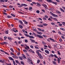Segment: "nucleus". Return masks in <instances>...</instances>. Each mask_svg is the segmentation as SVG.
Returning <instances> with one entry per match:
<instances>
[{
    "label": "nucleus",
    "mask_w": 65,
    "mask_h": 65,
    "mask_svg": "<svg viewBox=\"0 0 65 65\" xmlns=\"http://www.w3.org/2000/svg\"><path fill=\"white\" fill-rule=\"evenodd\" d=\"M45 53H46L47 54H50V52L48 51H47V50H46L45 51Z\"/></svg>",
    "instance_id": "obj_9"
},
{
    "label": "nucleus",
    "mask_w": 65,
    "mask_h": 65,
    "mask_svg": "<svg viewBox=\"0 0 65 65\" xmlns=\"http://www.w3.org/2000/svg\"><path fill=\"white\" fill-rule=\"evenodd\" d=\"M57 13H59V14H60V13H61V12L59 11H57Z\"/></svg>",
    "instance_id": "obj_63"
},
{
    "label": "nucleus",
    "mask_w": 65,
    "mask_h": 65,
    "mask_svg": "<svg viewBox=\"0 0 65 65\" xmlns=\"http://www.w3.org/2000/svg\"><path fill=\"white\" fill-rule=\"evenodd\" d=\"M48 20H49V21H52V20L50 18H49L48 19Z\"/></svg>",
    "instance_id": "obj_44"
},
{
    "label": "nucleus",
    "mask_w": 65,
    "mask_h": 65,
    "mask_svg": "<svg viewBox=\"0 0 65 65\" xmlns=\"http://www.w3.org/2000/svg\"><path fill=\"white\" fill-rule=\"evenodd\" d=\"M19 26L20 28H21V29H22V28H23V26H22V25H19Z\"/></svg>",
    "instance_id": "obj_19"
},
{
    "label": "nucleus",
    "mask_w": 65,
    "mask_h": 65,
    "mask_svg": "<svg viewBox=\"0 0 65 65\" xmlns=\"http://www.w3.org/2000/svg\"><path fill=\"white\" fill-rule=\"evenodd\" d=\"M33 30L34 31H37L36 30V29L35 28L33 29Z\"/></svg>",
    "instance_id": "obj_55"
},
{
    "label": "nucleus",
    "mask_w": 65,
    "mask_h": 65,
    "mask_svg": "<svg viewBox=\"0 0 65 65\" xmlns=\"http://www.w3.org/2000/svg\"><path fill=\"white\" fill-rule=\"evenodd\" d=\"M23 22H24V24H28V22H26L25 21L23 20Z\"/></svg>",
    "instance_id": "obj_22"
},
{
    "label": "nucleus",
    "mask_w": 65,
    "mask_h": 65,
    "mask_svg": "<svg viewBox=\"0 0 65 65\" xmlns=\"http://www.w3.org/2000/svg\"><path fill=\"white\" fill-rule=\"evenodd\" d=\"M52 3L54 4H55V5H57V2H53Z\"/></svg>",
    "instance_id": "obj_37"
},
{
    "label": "nucleus",
    "mask_w": 65,
    "mask_h": 65,
    "mask_svg": "<svg viewBox=\"0 0 65 65\" xmlns=\"http://www.w3.org/2000/svg\"><path fill=\"white\" fill-rule=\"evenodd\" d=\"M35 47L36 48L39 49V48L36 46H35Z\"/></svg>",
    "instance_id": "obj_54"
},
{
    "label": "nucleus",
    "mask_w": 65,
    "mask_h": 65,
    "mask_svg": "<svg viewBox=\"0 0 65 65\" xmlns=\"http://www.w3.org/2000/svg\"><path fill=\"white\" fill-rule=\"evenodd\" d=\"M4 40H6V39L7 38V37H4Z\"/></svg>",
    "instance_id": "obj_58"
},
{
    "label": "nucleus",
    "mask_w": 65,
    "mask_h": 65,
    "mask_svg": "<svg viewBox=\"0 0 65 65\" xmlns=\"http://www.w3.org/2000/svg\"><path fill=\"white\" fill-rule=\"evenodd\" d=\"M49 57H54V56L52 54H51L49 56Z\"/></svg>",
    "instance_id": "obj_14"
},
{
    "label": "nucleus",
    "mask_w": 65,
    "mask_h": 65,
    "mask_svg": "<svg viewBox=\"0 0 65 65\" xmlns=\"http://www.w3.org/2000/svg\"><path fill=\"white\" fill-rule=\"evenodd\" d=\"M22 55L23 57L24 58H25V59H26V56H25V55L24 54H22Z\"/></svg>",
    "instance_id": "obj_16"
},
{
    "label": "nucleus",
    "mask_w": 65,
    "mask_h": 65,
    "mask_svg": "<svg viewBox=\"0 0 65 65\" xmlns=\"http://www.w3.org/2000/svg\"><path fill=\"white\" fill-rule=\"evenodd\" d=\"M36 52L37 53L38 55H39V54H40V53H39V51H38V50H37L36 51Z\"/></svg>",
    "instance_id": "obj_29"
},
{
    "label": "nucleus",
    "mask_w": 65,
    "mask_h": 65,
    "mask_svg": "<svg viewBox=\"0 0 65 65\" xmlns=\"http://www.w3.org/2000/svg\"><path fill=\"white\" fill-rule=\"evenodd\" d=\"M54 56L55 58H58V57L57 56V55H54Z\"/></svg>",
    "instance_id": "obj_34"
},
{
    "label": "nucleus",
    "mask_w": 65,
    "mask_h": 65,
    "mask_svg": "<svg viewBox=\"0 0 65 65\" xmlns=\"http://www.w3.org/2000/svg\"><path fill=\"white\" fill-rule=\"evenodd\" d=\"M25 42H26V43H27V42H28V41L27 40H25Z\"/></svg>",
    "instance_id": "obj_62"
},
{
    "label": "nucleus",
    "mask_w": 65,
    "mask_h": 65,
    "mask_svg": "<svg viewBox=\"0 0 65 65\" xmlns=\"http://www.w3.org/2000/svg\"><path fill=\"white\" fill-rule=\"evenodd\" d=\"M61 37L62 38V39H65V37H64L63 36H61Z\"/></svg>",
    "instance_id": "obj_52"
},
{
    "label": "nucleus",
    "mask_w": 65,
    "mask_h": 65,
    "mask_svg": "<svg viewBox=\"0 0 65 65\" xmlns=\"http://www.w3.org/2000/svg\"><path fill=\"white\" fill-rule=\"evenodd\" d=\"M43 25L44 26H46L48 25V24H46L45 23V24L43 23Z\"/></svg>",
    "instance_id": "obj_26"
},
{
    "label": "nucleus",
    "mask_w": 65,
    "mask_h": 65,
    "mask_svg": "<svg viewBox=\"0 0 65 65\" xmlns=\"http://www.w3.org/2000/svg\"><path fill=\"white\" fill-rule=\"evenodd\" d=\"M39 56V57L41 59H42L43 58V57H42V55H41V54H39V55H38Z\"/></svg>",
    "instance_id": "obj_2"
},
{
    "label": "nucleus",
    "mask_w": 65,
    "mask_h": 65,
    "mask_svg": "<svg viewBox=\"0 0 65 65\" xmlns=\"http://www.w3.org/2000/svg\"><path fill=\"white\" fill-rule=\"evenodd\" d=\"M4 1L3 0H0V2H4Z\"/></svg>",
    "instance_id": "obj_33"
},
{
    "label": "nucleus",
    "mask_w": 65,
    "mask_h": 65,
    "mask_svg": "<svg viewBox=\"0 0 65 65\" xmlns=\"http://www.w3.org/2000/svg\"><path fill=\"white\" fill-rule=\"evenodd\" d=\"M19 22L21 24H23V22L19 20Z\"/></svg>",
    "instance_id": "obj_20"
},
{
    "label": "nucleus",
    "mask_w": 65,
    "mask_h": 65,
    "mask_svg": "<svg viewBox=\"0 0 65 65\" xmlns=\"http://www.w3.org/2000/svg\"><path fill=\"white\" fill-rule=\"evenodd\" d=\"M37 34H40V35H41L42 34V33L41 32H37Z\"/></svg>",
    "instance_id": "obj_21"
},
{
    "label": "nucleus",
    "mask_w": 65,
    "mask_h": 65,
    "mask_svg": "<svg viewBox=\"0 0 65 65\" xmlns=\"http://www.w3.org/2000/svg\"><path fill=\"white\" fill-rule=\"evenodd\" d=\"M39 62H40V60H38L37 62V63H38V64H39Z\"/></svg>",
    "instance_id": "obj_60"
},
{
    "label": "nucleus",
    "mask_w": 65,
    "mask_h": 65,
    "mask_svg": "<svg viewBox=\"0 0 65 65\" xmlns=\"http://www.w3.org/2000/svg\"><path fill=\"white\" fill-rule=\"evenodd\" d=\"M19 59H20V60H23V59H22V57H20V56H19Z\"/></svg>",
    "instance_id": "obj_30"
},
{
    "label": "nucleus",
    "mask_w": 65,
    "mask_h": 65,
    "mask_svg": "<svg viewBox=\"0 0 65 65\" xmlns=\"http://www.w3.org/2000/svg\"><path fill=\"white\" fill-rule=\"evenodd\" d=\"M32 9V7H30L29 8V10H30V11H31V10H31V9Z\"/></svg>",
    "instance_id": "obj_35"
},
{
    "label": "nucleus",
    "mask_w": 65,
    "mask_h": 65,
    "mask_svg": "<svg viewBox=\"0 0 65 65\" xmlns=\"http://www.w3.org/2000/svg\"><path fill=\"white\" fill-rule=\"evenodd\" d=\"M62 24H63V26H65V23L64 22H62Z\"/></svg>",
    "instance_id": "obj_32"
},
{
    "label": "nucleus",
    "mask_w": 65,
    "mask_h": 65,
    "mask_svg": "<svg viewBox=\"0 0 65 65\" xmlns=\"http://www.w3.org/2000/svg\"><path fill=\"white\" fill-rule=\"evenodd\" d=\"M23 6V4H21V5H19V7H22Z\"/></svg>",
    "instance_id": "obj_15"
},
{
    "label": "nucleus",
    "mask_w": 65,
    "mask_h": 65,
    "mask_svg": "<svg viewBox=\"0 0 65 65\" xmlns=\"http://www.w3.org/2000/svg\"><path fill=\"white\" fill-rule=\"evenodd\" d=\"M15 61L17 63H19V61H18V60H15Z\"/></svg>",
    "instance_id": "obj_39"
},
{
    "label": "nucleus",
    "mask_w": 65,
    "mask_h": 65,
    "mask_svg": "<svg viewBox=\"0 0 65 65\" xmlns=\"http://www.w3.org/2000/svg\"><path fill=\"white\" fill-rule=\"evenodd\" d=\"M45 18H47V19L48 18V16H47V15H45Z\"/></svg>",
    "instance_id": "obj_51"
},
{
    "label": "nucleus",
    "mask_w": 65,
    "mask_h": 65,
    "mask_svg": "<svg viewBox=\"0 0 65 65\" xmlns=\"http://www.w3.org/2000/svg\"><path fill=\"white\" fill-rule=\"evenodd\" d=\"M42 5L44 7H45V8H47V6L45 4H42Z\"/></svg>",
    "instance_id": "obj_6"
},
{
    "label": "nucleus",
    "mask_w": 65,
    "mask_h": 65,
    "mask_svg": "<svg viewBox=\"0 0 65 65\" xmlns=\"http://www.w3.org/2000/svg\"><path fill=\"white\" fill-rule=\"evenodd\" d=\"M59 41H60L61 42H62V40L61 39H59Z\"/></svg>",
    "instance_id": "obj_46"
},
{
    "label": "nucleus",
    "mask_w": 65,
    "mask_h": 65,
    "mask_svg": "<svg viewBox=\"0 0 65 65\" xmlns=\"http://www.w3.org/2000/svg\"><path fill=\"white\" fill-rule=\"evenodd\" d=\"M37 29H38L39 30V31H42V29H40L38 28Z\"/></svg>",
    "instance_id": "obj_42"
},
{
    "label": "nucleus",
    "mask_w": 65,
    "mask_h": 65,
    "mask_svg": "<svg viewBox=\"0 0 65 65\" xmlns=\"http://www.w3.org/2000/svg\"><path fill=\"white\" fill-rule=\"evenodd\" d=\"M27 37H29V38H32V39L34 38V37L33 36H30L28 35H27Z\"/></svg>",
    "instance_id": "obj_5"
},
{
    "label": "nucleus",
    "mask_w": 65,
    "mask_h": 65,
    "mask_svg": "<svg viewBox=\"0 0 65 65\" xmlns=\"http://www.w3.org/2000/svg\"><path fill=\"white\" fill-rule=\"evenodd\" d=\"M57 61L58 62V63L59 64H60V60L59 58H57Z\"/></svg>",
    "instance_id": "obj_7"
},
{
    "label": "nucleus",
    "mask_w": 65,
    "mask_h": 65,
    "mask_svg": "<svg viewBox=\"0 0 65 65\" xmlns=\"http://www.w3.org/2000/svg\"><path fill=\"white\" fill-rule=\"evenodd\" d=\"M53 64H55V65H56V64H57V62H56L54 61H53Z\"/></svg>",
    "instance_id": "obj_31"
},
{
    "label": "nucleus",
    "mask_w": 65,
    "mask_h": 65,
    "mask_svg": "<svg viewBox=\"0 0 65 65\" xmlns=\"http://www.w3.org/2000/svg\"><path fill=\"white\" fill-rule=\"evenodd\" d=\"M30 39L31 41V42H33V43H35V41L33 40H32Z\"/></svg>",
    "instance_id": "obj_12"
},
{
    "label": "nucleus",
    "mask_w": 65,
    "mask_h": 65,
    "mask_svg": "<svg viewBox=\"0 0 65 65\" xmlns=\"http://www.w3.org/2000/svg\"><path fill=\"white\" fill-rule=\"evenodd\" d=\"M37 6H38V7H40V6H41V5L38 3H37Z\"/></svg>",
    "instance_id": "obj_8"
},
{
    "label": "nucleus",
    "mask_w": 65,
    "mask_h": 65,
    "mask_svg": "<svg viewBox=\"0 0 65 65\" xmlns=\"http://www.w3.org/2000/svg\"><path fill=\"white\" fill-rule=\"evenodd\" d=\"M10 54L12 55H14L13 54V53H12V52H11Z\"/></svg>",
    "instance_id": "obj_61"
},
{
    "label": "nucleus",
    "mask_w": 65,
    "mask_h": 65,
    "mask_svg": "<svg viewBox=\"0 0 65 65\" xmlns=\"http://www.w3.org/2000/svg\"><path fill=\"white\" fill-rule=\"evenodd\" d=\"M26 54L27 56H29V54H28V53H26Z\"/></svg>",
    "instance_id": "obj_57"
},
{
    "label": "nucleus",
    "mask_w": 65,
    "mask_h": 65,
    "mask_svg": "<svg viewBox=\"0 0 65 65\" xmlns=\"http://www.w3.org/2000/svg\"><path fill=\"white\" fill-rule=\"evenodd\" d=\"M23 6H24L26 7L27 6H28V5L26 4H23Z\"/></svg>",
    "instance_id": "obj_27"
},
{
    "label": "nucleus",
    "mask_w": 65,
    "mask_h": 65,
    "mask_svg": "<svg viewBox=\"0 0 65 65\" xmlns=\"http://www.w3.org/2000/svg\"><path fill=\"white\" fill-rule=\"evenodd\" d=\"M53 19L54 21H58V20H57V19H56V18H53Z\"/></svg>",
    "instance_id": "obj_24"
},
{
    "label": "nucleus",
    "mask_w": 65,
    "mask_h": 65,
    "mask_svg": "<svg viewBox=\"0 0 65 65\" xmlns=\"http://www.w3.org/2000/svg\"><path fill=\"white\" fill-rule=\"evenodd\" d=\"M51 24L52 25H53V26H54L55 25V23H52Z\"/></svg>",
    "instance_id": "obj_43"
},
{
    "label": "nucleus",
    "mask_w": 65,
    "mask_h": 65,
    "mask_svg": "<svg viewBox=\"0 0 65 65\" xmlns=\"http://www.w3.org/2000/svg\"><path fill=\"white\" fill-rule=\"evenodd\" d=\"M26 47H27V48H28V49H29V46H27V45H26Z\"/></svg>",
    "instance_id": "obj_59"
},
{
    "label": "nucleus",
    "mask_w": 65,
    "mask_h": 65,
    "mask_svg": "<svg viewBox=\"0 0 65 65\" xmlns=\"http://www.w3.org/2000/svg\"><path fill=\"white\" fill-rule=\"evenodd\" d=\"M16 58V59H18V56H15L14 58Z\"/></svg>",
    "instance_id": "obj_64"
},
{
    "label": "nucleus",
    "mask_w": 65,
    "mask_h": 65,
    "mask_svg": "<svg viewBox=\"0 0 65 65\" xmlns=\"http://www.w3.org/2000/svg\"><path fill=\"white\" fill-rule=\"evenodd\" d=\"M23 52H25V53H27V51L25 50H23Z\"/></svg>",
    "instance_id": "obj_49"
},
{
    "label": "nucleus",
    "mask_w": 65,
    "mask_h": 65,
    "mask_svg": "<svg viewBox=\"0 0 65 65\" xmlns=\"http://www.w3.org/2000/svg\"><path fill=\"white\" fill-rule=\"evenodd\" d=\"M37 26L39 27H43V25H40Z\"/></svg>",
    "instance_id": "obj_10"
},
{
    "label": "nucleus",
    "mask_w": 65,
    "mask_h": 65,
    "mask_svg": "<svg viewBox=\"0 0 65 65\" xmlns=\"http://www.w3.org/2000/svg\"><path fill=\"white\" fill-rule=\"evenodd\" d=\"M9 7H10V8H13V7L12 5H10V6H9Z\"/></svg>",
    "instance_id": "obj_45"
},
{
    "label": "nucleus",
    "mask_w": 65,
    "mask_h": 65,
    "mask_svg": "<svg viewBox=\"0 0 65 65\" xmlns=\"http://www.w3.org/2000/svg\"><path fill=\"white\" fill-rule=\"evenodd\" d=\"M7 38L9 40H12L13 39L12 38L9 37H8Z\"/></svg>",
    "instance_id": "obj_17"
},
{
    "label": "nucleus",
    "mask_w": 65,
    "mask_h": 65,
    "mask_svg": "<svg viewBox=\"0 0 65 65\" xmlns=\"http://www.w3.org/2000/svg\"><path fill=\"white\" fill-rule=\"evenodd\" d=\"M36 12L37 13H39V12H40V11L39 10H37L36 11Z\"/></svg>",
    "instance_id": "obj_28"
},
{
    "label": "nucleus",
    "mask_w": 65,
    "mask_h": 65,
    "mask_svg": "<svg viewBox=\"0 0 65 65\" xmlns=\"http://www.w3.org/2000/svg\"><path fill=\"white\" fill-rule=\"evenodd\" d=\"M30 47H31V48H33L34 47H33V46L32 45H31L30 46Z\"/></svg>",
    "instance_id": "obj_50"
},
{
    "label": "nucleus",
    "mask_w": 65,
    "mask_h": 65,
    "mask_svg": "<svg viewBox=\"0 0 65 65\" xmlns=\"http://www.w3.org/2000/svg\"><path fill=\"white\" fill-rule=\"evenodd\" d=\"M47 1L49 2H52V1L51 0H47Z\"/></svg>",
    "instance_id": "obj_23"
},
{
    "label": "nucleus",
    "mask_w": 65,
    "mask_h": 65,
    "mask_svg": "<svg viewBox=\"0 0 65 65\" xmlns=\"http://www.w3.org/2000/svg\"><path fill=\"white\" fill-rule=\"evenodd\" d=\"M37 36H38L39 38H43V37L41 35H37Z\"/></svg>",
    "instance_id": "obj_3"
},
{
    "label": "nucleus",
    "mask_w": 65,
    "mask_h": 65,
    "mask_svg": "<svg viewBox=\"0 0 65 65\" xmlns=\"http://www.w3.org/2000/svg\"><path fill=\"white\" fill-rule=\"evenodd\" d=\"M50 10H54V8H50Z\"/></svg>",
    "instance_id": "obj_36"
},
{
    "label": "nucleus",
    "mask_w": 65,
    "mask_h": 65,
    "mask_svg": "<svg viewBox=\"0 0 65 65\" xmlns=\"http://www.w3.org/2000/svg\"><path fill=\"white\" fill-rule=\"evenodd\" d=\"M50 13L51 14V15H52V16H53V17H58V16L57 15H55V14L53 13L52 12H50Z\"/></svg>",
    "instance_id": "obj_1"
},
{
    "label": "nucleus",
    "mask_w": 65,
    "mask_h": 65,
    "mask_svg": "<svg viewBox=\"0 0 65 65\" xmlns=\"http://www.w3.org/2000/svg\"><path fill=\"white\" fill-rule=\"evenodd\" d=\"M8 58H9V60H12V61H13V60H14V59H13V58H12V57H8Z\"/></svg>",
    "instance_id": "obj_4"
},
{
    "label": "nucleus",
    "mask_w": 65,
    "mask_h": 65,
    "mask_svg": "<svg viewBox=\"0 0 65 65\" xmlns=\"http://www.w3.org/2000/svg\"><path fill=\"white\" fill-rule=\"evenodd\" d=\"M60 9L61 10V11H62V12H65V11H64V10L62 8H60Z\"/></svg>",
    "instance_id": "obj_18"
},
{
    "label": "nucleus",
    "mask_w": 65,
    "mask_h": 65,
    "mask_svg": "<svg viewBox=\"0 0 65 65\" xmlns=\"http://www.w3.org/2000/svg\"><path fill=\"white\" fill-rule=\"evenodd\" d=\"M60 29L61 30H63V31H64V30H65V29H64L63 28H60Z\"/></svg>",
    "instance_id": "obj_48"
},
{
    "label": "nucleus",
    "mask_w": 65,
    "mask_h": 65,
    "mask_svg": "<svg viewBox=\"0 0 65 65\" xmlns=\"http://www.w3.org/2000/svg\"><path fill=\"white\" fill-rule=\"evenodd\" d=\"M39 1H40V2H42V0H38Z\"/></svg>",
    "instance_id": "obj_56"
},
{
    "label": "nucleus",
    "mask_w": 65,
    "mask_h": 65,
    "mask_svg": "<svg viewBox=\"0 0 65 65\" xmlns=\"http://www.w3.org/2000/svg\"><path fill=\"white\" fill-rule=\"evenodd\" d=\"M12 17H11V16H7V18H11Z\"/></svg>",
    "instance_id": "obj_47"
},
{
    "label": "nucleus",
    "mask_w": 65,
    "mask_h": 65,
    "mask_svg": "<svg viewBox=\"0 0 65 65\" xmlns=\"http://www.w3.org/2000/svg\"><path fill=\"white\" fill-rule=\"evenodd\" d=\"M11 15L13 16V17H15V15L13 14H11Z\"/></svg>",
    "instance_id": "obj_40"
},
{
    "label": "nucleus",
    "mask_w": 65,
    "mask_h": 65,
    "mask_svg": "<svg viewBox=\"0 0 65 65\" xmlns=\"http://www.w3.org/2000/svg\"><path fill=\"white\" fill-rule=\"evenodd\" d=\"M10 50L11 51H12V52H14V51H13V49L12 48H10Z\"/></svg>",
    "instance_id": "obj_25"
},
{
    "label": "nucleus",
    "mask_w": 65,
    "mask_h": 65,
    "mask_svg": "<svg viewBox=\"0 0 65 65\" xmlns=\"http://www.w3.org/2000/svg\"><path fill=\"white\" fill-rule=\"evenodd\" d=\"M57 52H58V55H61V53H60L59 51H58Z\"/></svg>",
    "instance_id": "obj_41"
},
{
    "label": "nucleus",
    "mask_w": 65,
    "mask_h": 65,
    "mask_svg": "<svg viewBox=\"0 0 65 65\" xmlns=\"http://www.w3.org/2000/svg\"><path fill=\"white\" fill-rule=\"evenodd\" d=\"M21 63L22 65H24V63L23 62L21 61Z\"/></svg>",
    "instance_id": "obj_38"
},
{
    "label": "nucleus",
    "mask_w": 65,
    "mask_h": 65,
    "mask_svg": "<svg viewBox=\"0 0 65 65\" xmlns=\"http://www.w3.org/2000/svg\"><path fill=\"white\" fill-rule=\"evenodd\" d=\"M28 60H29V61H30V63H31V64H33V62H32V60L30 59L29 58H28Z\"/></svg>",
    "instance_id": "obj_13"
},
{
    "label": "nucleus",
    "mask_w": 65,
    "mask_h": 65,
    "mask_svg": "<svg viewBox=\"0 0 65 65\" xmlns=\"http://www.w3.org/2000/svg\"><path fill=\"white\" fill-rule=\"evenodd\" d=\"M50 40H51L52 41H53V42H56V41H54V39H53L51 38H50Z\"/></svg>",
    "instance_id": "obj_11"
},
{
    "label": "nucleus",
    "mask_w": 65,
    "mask_h": 65,
    "mask_svg": "<svg viewBox=\"0 0 65 65\" xmlns=\"http://www.w3.org/2000/svg\"><path fill=\"white\" fill-rule=\"evenodd\" d=\"M13 64H14V65H15V61H13Z\"/></svg>",
    "instance_id": "obj_53"
}]
</instances>
